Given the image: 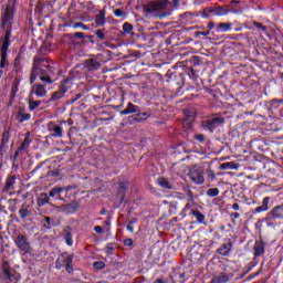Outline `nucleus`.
I'll use <instances>...</instances> for the list:
<instances>
[{
  "instance_id": "c85d7f7f",
  "label": "nucleus",
  "mask_w": 283,
  "mask_h": 283,
  "mask_svg": "<svg viewBox=\"0 0 283 283\" xmlns=\"http://www.w3.org/2000/svg\"><path fill=\"white\" fill-rule=\"evenodd\" d=\"M64 264H65V270L67 271V273H72L73 269H72V256H66L64 259Z\"/></svg>"
},
{
  "instance_id": "bb28decb",
  "label": "nucleus",
  "mask_w": 283,
  "mask_h": 283,
  "mask_svg": "<svg viewBox=\"0 0 283 283\" xmlns=\"http://www.w3.org/2000/svg\"><path fill=\"white\" fill-rule=\"evenodd\" d=\"M39 105H41V102L33 101L32 95H31L30 99H29V109H30V112H34V109H36V107H39Z\"/></svg>"
},
{
  "instance_id": "8fccbe9b",
  "label": "nucleus",
  "mask_w": 283,
  "mask_h": 283,
  "mask_svg": "<svg viewBox=\"0 0 283 283\" xmlns=\"http://www.w3.org/2000/svg\"><path fill=\"white\" fill-rule=\"evenodd\" d=\"M74 36L75 39H83V32H76Z\"/></svg>"
},
{
  "instance_id": "6ab92c4d",
  "label": "nucleus",
  "mask_w": 283,
  "mask_h": 283,
  "mask_svg": "<svg viewBox=\"0 0 283 283\" xmlns=\"http://www.w3.org/2000/svg\"><path fill=\"white\" fill-rule=\"evenodd\" d=\"M2 271H3L4 275L7 276V280H10V282H12V269L10 268L8 262H4L2 264Z\"/></svg>"
},
{
  "instance_id": "ddd939ff",
  "label": "nucleus",
  "mask_w": 283,
  "mask_h": 283,
  "mask_svg": "<svg viewBox=\"0 0 283 283\" xmlns=\"http://www.w3.org/2000/svg\"><path fill=\"white\" fill-rule=\"evenodd\" d=\"M67 190V188H53L51 189V191L49 192L50 198H59V200H63V198H61V193H63V191Z\"/></svg>"
},
{
  "instance_id": "b1692460",
  "label": "nucleus",
  "mask_w": 283,
  "mask_h": 283,
  "mask_svg": "<svg viewBox=\"0 0 283 283\" xmlns=\"http://www.w3.org/2000/svg\"><path fill=\"white\" fill-rule=\"evenodd\" d=\"M30 147V133H27L25 138L21 146L19 147L18 151H23Z\"/></svg>"
},
{
  "instance_id": "72a5a7b5",
  "label": "nucleus",
  "mask_w": 283,
  "mask_h": 283,
  "mask_svg": "<svg viewBox=\"0 0 283 283\" xmlns=\"http://www.w3.org/2000/svg\"><path fill=\"white\" fill-rule=\"evenodd\" d=\"M64 209L67 211V213H74V211H78V206L76 203H70L65 206Z\"/></svg>"
},
{
  "instance_id": "39448f33",
  "label": "nucleus",
  "mask_w": 283,
  "mask_h": 283,
  "mask_svg": "<svg viewBox=\"0 0 283 283\" xmlns=\"http://www.w3.org/2000/svg\"><path fill=\"white\" fill-rule=\"evenodd\" d=\"M230 10L227 7H217L214 9L208 8L203 11L205 19L211 17H227L229 14Z\"/></svg>"
},
{
  "instance_id": "473e14b6",
  "label": "nucleus",
  "mask_w": 283,
  "mask_h": 283,
  "mask_svg": "<svg viewBox=\"0 0 283 283\" xmlns=\"http://www.w3.org/2000/svg\"><path fill=\"white\" fill-rule=\"evenodd\" d=\"M219 195L220 190L218 188H210L207 190V196H209L210 198H216Z\"/></svg>"
},
{
  "instance_id": "49530a36",
  "label": "nucleus",
  "mask_w": 283,
  "mask_h": 283,
  "mask_svg": "<svg viewBox=\"0 0 283 283\" xmlns=\"http://www.w3.org/2000/svg\"><path fill=\"white\" fill-rule=\"evenodd\" d=\"M94 231H95L96 233H103V227L96 226V227H94Z\"/></svg>"
},
{
  "instance_id": "c03bdc74",
  "label": "nucleus",
  "mask_w": 283,
  "mask_h": 283,
  "mask_svg": "<svg viewBox=\"0 0 283 283\" xmlns=\"http://www.w3.org/2000/svg\"><path fill=\"white\" fill-rule=\"evenodd\" d=\"M132 224H134V221H130V222L128 223V226L126 227V229H127V231H129L130 233H134V226H132Z\"/></svg>"
},
{
  "instance_id": "bf43d9fd",
  "label": "nucleus",
  "mask_w": 283,
  "mask_h": 283,
  "mask_svg": "<svg viewBox=\"0 0 283 283\" xmlns=\"http://www.w3.org/2000/svg\"><path fill=\"white\" fill-rule=\"evenodd\" d=\"M187 209H189V203L186 205V207L184 208V211H187Z\"/></svg>"
},
{
  "instance_id": "338daca9",
  "label": "nucleus",
  "mask_w": 283,
  "mask_h": 283,
  "mask_svg": "<svg viewBox=\"0 0 283 283\" xmlns=\"http://www.w3.org/2000/svg\"><path fill=\"white\" fill-rule=\"evenodd\" d=\"M15 156H19V151L15 153Z\"/></svg>"
},
{
  "instance_id": "4d7b16f0",
  "label": "nucleus",
  "mask_w": 283,
  "mask_h": 283,
  "mask_svg": "<svg viewBox=\"0 0 283 283\" xmlns=\"http://www.w3.org/2000/svg\"><path fill=\"white\" fill-rule=\"evenodd\" d=\"M99 213H101V216H105V213H107V211L106 210H102Z\"/></svg>"
},
{
  "instance_id": "aec40b11",
  "label": "nucleus",
  "mask_w": 283,
  "mask_h": 283,
  "mask_svg": "<svg viewBox=\"0 0 283 283\" xmlns=\"http://www.w3.org/2000/svg\"><path fill=\"white\" fill-rule=\"evenodd\" d=\"M95 23L98 28H103V25H105L106 21H105V13L104 12H101L96 15Z\"/></svg>"
},
{
  "instance_id": "e433bc0d",
  "label": "nucleus",
  "mask_w": 283,
  "mask_h": 283,
  "mask_svg": "<svg viewBox=\"0 0 283 283\" xmlns=\"http://www.w3.org/2000/svg\"><path fill=\"white\" fill-rule=\"evenodd\" d=\"M93 268L96 269L97 271H101V269H105V262L103 261L94 262Z\"/></svg>"
},
{
  "instance_id": "5fc2aeb1",
  "label": "nucleus",
  "mask_w": 283,
  "mask_h": 283,
  "mask_svg": "<svg viewBox=\"0 0 283 283\" xmlns=\"http://www.w3.org/2000/svg\"><path fill=\"white\" fill-rule=\"evenodd\" d=\"M59 262H62V259H57V262H56L55 269H61V265L59 264Z\"/></svg>"
},
{
  "instance_id": "6e6d98bb",
  "label": "nucleus",
  "mask_w": 283,
  "mask_h": 283,
  "mask_svg": "<svg viewBox=\"0 0 283 283\" xmlns=\"http://www.w3.org/2000/svg\"><path fill=\"white\" fill-rule=\"evenodd\" d=\"M73 28H83V23H75Z\"/></svg>"
},
{
  "instance_id": "412c9836",
  "label": "nucleus",
  "mask_w": 283,
  "mask_h": 283,
  "mask_svg": "<svg viewBox=\"0 0 283 283\" xmlns=\"http://www.w3.org/2000/svg\"><path fill=\"white\" fill-rule=\"evenodd\" d=\"M191 216H193L197 219V222H199L200 224H203L206 217L205 214H202V212L198 210H191Z\"/></svg>"
},
{
  "instance_id": "58836bf2",
  "label": "nucleus",
  "mask_w": 283,
  "mask_h": 283,
  "mask_svg": "<svg viewBox=\"0 0 283 283\" xmlns=\"http://www.w3.org/2000/svg\"><path fill=\"white\" fill-rule=\"evenodd\" d=\"M30 118H31V115L29 114V113H27V114H22L21 116H20V123H25V120H30Z\"/></svg>"
},
{
  "instance_id": "a19ab883",
  "label": "nucleus",
  "mask_w": 283,
  "mask_h": 283,
  "mask_svg": "<svg viewBox=\"0 0 283 283\" xmlns=\"http://www.w3.org/2000/svg\"><path fill=\"white\" fill-rule=\"evenodd\" d=\"M253 25H254V28L262 30V32H265V30H266V28L260 22H254Z\"/></svg>"
},
{
  "instance_id": "09e8293b",
  "label": "nucleus",
  "mask_w": 283,
  "mask_h": 283,
  "mask_svg": "<svg viewBox=\"0 0 283 283\" xmlns=\"http://www.w3.org/2000/svg\"><path fill=\"white\" fill-rule=\"evenodd\" d=\"M232 209H233V211H240V205L233 203Z\"/></svg>"
},
{
  "instance_id": "13d9d810",
  "label": "nucleus",
  "mask_w": 283,
  "mask_h": 283,
  "mask_svg": "<svg viewBox=\"0 0 283 283\" xmlns=\"http://www.w3.org/2000/svg\"><path fill=\"white\" fill-rule=\"evenodd\" d=\"M50 218L49 217H45V222H48V224H50Z\"/></svg>"
},
{
  "instance_id": "de8ad7c7",
  "label": "nucleus",
  "mask_w": 283,
  "mask_h": 283,
  "mask_svg": "<svg viewBox=\"0 0 283 283\" xmlns=\"http://www.w3.org/2000/svg\"><path fill=\"white\" fill-rule=\"evenodd\" d=\"M105 227H106V233H109V227H112V222L105 221Z\"/></svg>"
},
{
  "instance_id": "0e129e2a",
  "label": "nucleus",
  "mask_w": 283,
  "mask_h": 283,
  "mask_svg": "<svg viewBox=\"0 0 283 283\" xmlns=\"http://www.w3.org/2000/svg\"><path fill=\"white\" fill-rule=\"evenodd\" d=\"M109 220H112V218H111V217H107V222H109Z\"/></svg>"
},
{
  "instance_id": "f8f14e48",
  "label": "nucleus",
  "mask_w": 283,
  "mask_h": 283,
  "mask_svg": "<svg viewBox=\"0 0 283 283\" xmlns=\"http://www.w3.org/2000/svg\"><path fill=\"white\" fill-rule=\"evenodd\" d=\"M138 112V106L133 103H128L127 107L120 112L122 116H127V114H136Z\"/></svg>"
},
{
  "instance_id": "6e6552de",
  "label": "nucleus",
  "mask_w": 283,
  "mask_h": 283,
  "mask_svg": "<svg viewBox=\"0 0 283 283\" xmlns=\"http://www.w3.org/2000/svg\"><path fill=\"white\" fill-rule=\"evenodd\" d=\"M31 94H35L39 98L48 96V91L43 84H34L31 88Z\"/></svg>"
},
{
  "instance_id": "a18cd8bd",
  "label": "nucleus",
  "mask_w": 283,
  "mask_h": 283,
  "mask_svg": "<svg viewBox=\"0 0 283 283\" xmlns=\"http://www.w3.org/2000/svg\"><path fill=\"white\" fill-rule=\"evenodd\" d=\"M196 140H199V143H205V135H195Z\"/></svg>"
},
{
  "instance_id": "680f3d73",
  "label": "nucleus",
  "mask_w": 283,
  "mask_h": 283,
  "mask_svg": "<svg viewBox=\"0 0 283 283\" xmlns=\"http://www.w3.org/2000/svg\"><path fill=\"white\" fill-rule=\"evenodd\" d=\"M119 187H120V189H125V186H124L123 184H120V186H119Z\"/></svg>"
},
{
  "instance_id": "ea45409f",
  "label": "nucleus",
  "mask_w": 283,
  "mask_h": 283,
  "mask_svg": "<svg viewBox=\"0 0 283 283\" xmlns=\"http://www.w3.org/2000/svg\"><path fill=\"white\" fill-rule=\"evenodd\" d=\"M95 34L97 39H99L101 41H105V33H103V31L97 30Z\"/></svg>"
},
{
  "instance_id": "052dcab7",
  "label": "nucleus",
  "mask_w": 283,
  "mask_h": 283,
  "mask_svg": "<svg viewBox=\"0 0 283 283\" xmlns=\"http://www.w3.org/2000/svg\"><path fill=\"white\" fill-rule=\"evenodd\" d=\"M156 282H157V283H165V282L163 281V279H158Z\"/></svg>"
},
{
  "instance_id": "5701e85b",
  "label": "nucleus",
  "mask_w": 283,
  "mask_h": 283,
  "mask_svg": "<svg viewBox=\"0 0 283 283\" xmlns=\"http://www.w3.org/2000/svg\"><path fill=\"white\" fill-rule=\"evenodd\" d=\"M231 243L223 244L218 251L220 255H229L231 253Z\"/></svg>"
},
{
  "instance_id": "0eeeda50",
  "label": "nucleus",
  "mask_w": 283,
  "mask_h": 283,
  "mask_svg": "<svg viewBox=\"0 0 283 283\" xmlns=\"http://www.w3.org/2000/svg\"><path fill=\"white\" fill-rule=\"evenodd\" d=\"M189 178L195 185H205V170L202 168H192Z\"/></svg>"
},
{
  "instance_id": "20e7f679",
  "label": "nucleus",
  "mask_w": 283,
  "mask_h": 283,
  "mask_svg": "<svg viewBox=\"0 0 283 283\" xmlns=\"http://www.w3.org/2000/svg\"><path fill=\"white\" fill-rule=\"evenodd\" d=\"M14 243L22 253H32V247L30 241H28V237L20 234L15 238Z\"/></svg>"
},
{
  "instance_id": "f3484780",
  "label": "nucleus",
  "mask_w": 283,
  "mask_h": 283,
  "mask_svg": "<svg viewBox=\"0 0 283 283\" xmlns=\"http://www.w3.org/2000/svg\"><path fill=\"white\" fill-rule=\"evenodd\" d=\"M19 216L20 218L24 219V218H30V216H32V210L30 209V206H23L20 210H19Z\"/></svg>"
},
{
  "instance_id": "f704fd0d",
  "label": "nucleus",
  "mask_w": 283,
  "mask_h": 283,
  "mask_svg": "<svg viewBox=\"0 0 283 283\" xmlns=\"http://www.w3.org/2000/svg\"><path fill=\"white\" fill-rule=\"evenodd\" d=\"M64 240H65L67 247H72L74 244V241L72 240L71 232H65Z\"/></svg>"
},
{
  "instance_id": "4c0bfd02",
  "label": "nucleus",
  "mask_w": 283,
  "mask_h": 283,
  "mask_svg": "<svg viewBox=\"0 0 283 283\" xmlns=\"http://www.w3.org/2000/svg\"><path fill=\"white\" fill-rule=\"evenodd\" d=\"M206 174H207V177H208L210 180H216V172L213 171V169L208 168V169L206 170Z\"/></svg>"
},
{
  "instance_id": "79ce46f5",
  "label": "nucleus",
  "mask_w": 283,
  "mask_h": 283,
  "mask_svg": "<svg viewBox=\"0 0 283 283\" xmlns=\"http://www.w3.org/2000/svg\"><path fill=\"white\" fill-rule=\"evenodd\" d=\"M115 17H125V11L123 9H117L114 11Z\"/></svg>"
},
{
  "instance_id": "393cba45",
  "label": "nucleus",
  "mask_w": 283,
  "mask_h": 283,
  "mask_svg": "<svg viewBox=\"0 0 283 283\" xmlns=\"http://www.w3.org/2000/svg\"><path fill=\"white\" fill-rule=\"evenodd\" d=\"M52 136H54V138H62L63 137V128L61 126H54L52 128Z\"/></svg>"
},
{
  "instance_id": "3c124183",
  "label": "nucleus",
  "mask_w": 283,
  "mask_h": 283,
  "mask_svg": "<svg viewBox=\"0 0 283 283\" xmlns=\"http://www.w3.org/2000/svg\"><path fill=\"white\" fill-rule=\"evenodd\" d=\"M199 34H201V36H209V34H211V31L199 32Z\"/></svg>"
},
{
  "instance_id": "a878e982",
  "label": "nucleus",
  "mask_w": 283,
  "mask_h": 283,
  "mask_svg": "<svg viewBox=\"0 0 283 283\" xmlns=\"http://www.w3.org/2000/svg\"><path fill=\"white\" fill-rule=\"evenodd\" d=\"M65 92H67V90L65 88H61L60 91L55 92L51 97L52 101H59L60 98H63V95L65 94Z\"/></svg>"
},
{
  "instance_id": "4468645a",
  "label": "nucleus",
  "mask_w": 283,
  "mask_h": 283,
  "mask_svg": "<svg viewBox=\"0 0 283 283\" xmlns=\"http://www.w3.org/2000/svg\"><path fill=\"white\" fill-rule=\"evenodd\" d=\"M269 202H271V198L265 197L263 198L262 206L255 209L256 213H262L263 211H269Z\"/></svg>"
},
{
  "instance_id": "f03ea898",
  "label": "nucleus",
  "mask_w": 283,
  "mask_h": 283,
  "mask_svg": "<svg viewBox=\"0 0 283 283\" xmlns=\"http://www.w3.org/2000/svg\"><path fill=\"white\" fill-rule=\"evenodd\" d=\"M39 76L42 83H46V85H52V70L46 66L45 69L39 66V62H34L30 83H34L36 77Z\"/></svg>"
},
{
  "instance_id": "e2e57ef3",
  "label": "nucleus",
  "mask_w": 283,
  "mask_h": 283,
  "mask_svg": "<svg viewBox=\"0 0 283 283\" xmlns=\"http://www.w3.org/2000/svg\"><path fill=\"white\" fill-rule=\"evenodd\" d=\"M82 28H83V30H87V27H85V25H82Z\"/></svg>"
},
{
  "instance_id": "9b49d317",
  "label": "nucleus",
  "mask_w": 283,
  "mask_h": 283,
  "mask_svg": "<svg viewBox=\"0 0 283 283\" xmlns=\"http://www.w3.org/2000/svg\"><path fill=\"white\" fill-rule=\"evenodd\" d=\"M271 216L276 220H283V205L273 208Z\"/></svg>"
},
{
  "instance_id": "a211bd4d",
  "label": "nucleus",
  "mask_w": 283,
  "mask_h": 283,
  "mask_svg": "<svg viewBox=\"0 0 283 283\" xmlns=\"http://www.w3.org/2000/svg\"><path fill=\"white\" fill-rule=\"evenodd\" d=\"M227 282H229V275L224 273L216 275L211 281V283H227Z\"/></svg>"
},
{
  "instance_id": "9d476101",
  "label": "nucleus",
  "mask_w": 283,
  "mask_h": 283,
  "mask_svg": "<svg viewBox=\"0 0 283 283\" xmlns=\"http://www.w3.org/2000/svg\"><path fill=\"white\" fill-rule=\"evenodd\" d=\"M85 67L88 69L90 72H94L101 67V63L94 59H91L85 62Z\"/></svg>"
},
{
  "instance_id": "dca6fc26",
  "label": "nucleus",
  "mask_w": 283,
  "mask_h": 283,
  "mask_svg": "<svg viewBox=\"0 0 283 283\" xmlns=\"http://www.w3.org/2000/svg\"><path fill=\"white\" fill-rule=\"evenodd\" d=\"M159 187H163V189H174V184H171L167 178H159L157 180Z\"/></svg>"
},
{
  "instance_id": "864d4df0",
  "label": "nucleus",
  "mask_w": 283,
  "mask_h": 283,
  "mask_svg": "<svg viewBox=\"0 0 283 283\" xmlns=\"http://www.w3.org/2000/svg\"><path fill=\"white\" fill-rule=\"evenodd\" d=\"M208 28H209V30H213V28H216V23L209 22Z\"/></svg>"
},
{
  "instance_id": "cd10ccee",
  "label": "nucleus",
  "mask_w": 283,
  "mask_h": 283,
  "mask_svg": "<svg viewBox=\"0 0 283 283\" xmlns=\"http://www.w3.org/2000/svg\"><path fill=\"white\" fill-rule=\"evenodd\" d=\"M218 30L219 32H229L231 31V23H219Z\"/></svg>"
},
{
  "instance_id": "2eb2a0df",
  "label": "nucleus",
  "mask_w": 283,
  "mask_h": 283,
  "mask_svg": "<svg viewBox=\"0 0 283 283\" xmlns=\"http://www.w3.org/2000/svg\"><path fill=\"white\" fill-rule=\"evenodd\" d=\"M219 169H222V170L231 169V170L238 171L240 169V164L223 163L220 165Z\"/></svg>"
},
{
  "instance_id": "69168bd1",
  "label": "nucleus",
  "mask_w": 283,
  "mask_h": 283,
  "mask_svg": "<svg viewBox=\"0 0 283 283\" xmlns=\"http://www.w3.org/2000/svg\"><path fill=\"white\" fill-rule=\"evenodd\" d=\"M232 3H234V4H235V3H238V1H232Z\"/></svg>"
},
{
  "instance_id": "37998d69",
  "label": "nucleus",
  "mask_w": 283,
  "mask_h": 283,
  "mask_svg": "<svg viewBox=\"0 0 283 283\" xmlns=\"http://www.w3.org/2000/svg\"><path fill=\"white\" fill-rule=\"evenodd\" d=\"M124 244H125V247H134V240H132V239H126V240L124 241Z\"/></svg>"
},
{
  "instance_id": "f257e3e1",
  "label": "nucleus",
  "mask_w": 283,
  "mask_h": 283,
  "mask_svg": "<svg viewBox=\"0 0 283 283\" xmlns=\"http://www.w3.org/2000/svg\"><path fill=\"white\" fill-rule=\"evenodd\" d=\"M12 19H14V10L12 9V6L8 4L4 9V13L2 15V25L6 29L4 38H2L0 48L7 46V49L10 48V39L12 36Z\"/></svg>"
},
{
  "instance_id": "1a4fd4ad",
  "label": "nucleus",
  "mask_w": 283,
  "mask_h": 283,
  "mask_svg": "<svg viewBox=\"0 0 283 283\" xmlns=\"http://www.w3.org/2000/svg\"><path fill=\"white\" fill-rule=\"evenodd\" d=\"M0 67L3 70L6 66H8V49L7 46L0 48Z\"/></svg>"
},
{
  "instance_id": "7c9ffc66",
  "label": "nucleus",
  "mask_w": 283,
  "mask_h": 283,
  "mask_svg": "<svg viewBox=\"0 0 283 283\" xmlns=\"http://www.w3.org/2000/svg\"><path fill=\"white\" fill-rule=\"evenodd\" d=\"M8 143H10V133L8 130H6L2 134V144L1 147H6L8 145Z\"/></svg>"
},
{
  "instance_id": "7ed1b4c3",
  "label": "nucleus",
  "mask_w": 283,
  "mask_h": 283,
  "mask_svg": "<svg viewBox=\"0 0 283 283\" xmlns=\"http://www.w3.org/2000/svg\"><path fill=\"white\" fill-rule=\"evenodd\" d=\"M167 6H169V0H153L145 7V12L151 13L166 10Z\"/></svg>"
},
{
  "instance_id": "c9c22d12",
  "label": "nucleus",
  "mask_w": 283,
  "mask_h": 283,
  "mask_svg": "<svg viewBox=\"0 0 283 283\" xmlns=\"http://www.w3.org/2000/svg\"><path fill=\"white\" fill-rule=\"evenodd\" d=\"M132 30H134V27L127 22H125L123 24V31L126 33V34H129V32H132Z\"/></svg>"
},
{
  "instance_id": "c756f323",
  "label": "nucleus",
  "mask_w": 283,
  "mask_h": 283,
  "mask_svg": "<svg viewBox=\"0 0 283 283\" xmlns=\"http://www.w3.org/2000/svg\"><path fill=\"white\" fill-rule=\"evenodd\" d=\"M254 254L255 255H263L264 254V245H262V243H256L254 245Z\"/></svg>"
},
{
  "instance_id": "603ef678",
  "label": "nucleus",
  "mask_w": 283,
  "mask_h": 283,
  "mask_svg": "<svg viewBox=\"0 0 283 283\" xmlns=\"http://www.w3.org/2000/svg\"><path fill=\"white\" fill-rule=\"evenodd\" d=\"M231 218H234V220H238V218H240V213L233 212V213L231 214Z\"/></svg>"
},
{
  "instance_id": "2f4dec72",
  "label": "nucleus",
  "mask_w": 283,
  "mask_h": 283,
  "mask_svg": "<svg viewBox=\"0 0 283 283\" xmlns=\"http://www.w3.org/2000/svg\"><path fill=\"white\" fill-rule=\"evenodd\" d=\"M15 180H17V178H14V177L8 178L4 189H7V191H10V189H12V187H14Z\"/></svg>"
},
{
  "instance_id": "423d86ee",
  "label": "nucleus",
  "mask_w": 283,
  "mask_h": 283,
  "mask_svg": "<svg viewBox=\"0 0 283 283\" xmlns=\"http://www.w3.org/2000/svg\"><path fill=\"white\" fill-rule=\"evenodd\" d=\"M224 125V118L223 117H212L206 122H203L205 129H208V132L213 133L217 127H222Z\"/></svg>"
},
{
  "instance_id": "4be33fe9",
  "label": "nucleus",
  "mask_w": 283,
  "mask_h": 283,
  "mask_svg": "<svg viewBox=\"0 0 283 283\" xmlns=\"http://www.w3.org/2000/svg\"><path fill=\"white\" fill-rule=\"evenodd\" d=\"M38 205H39V207L50 205V198H49L48 193H41L40 195V198L38 200Z\"/></svg>"
}]
</instances>
